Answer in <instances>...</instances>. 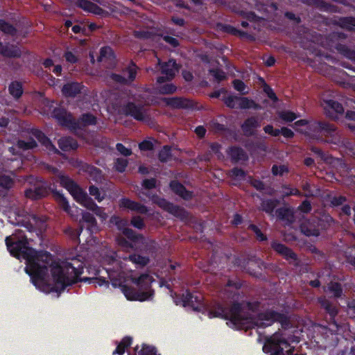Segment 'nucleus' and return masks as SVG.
Masks as SVG:
<instances>
[{
	"label": "nucleus",
	"instance_id": "f257e3e1",
	"mask_svg": "<svg viewBox=\"0 0 355 355\" xmlns=\"http://www.w3.org/2000/svg\"><path fill=\"white\" fill-rule=\"evenodd\" d=\"M5 241L12 257L26 261L25 271L36 287L44 284L49 268L54 282L49 288L50 292L60 293L67 286L79 282L91 283L94 280H98L99 286L108 287L110 284L105 277L80 278V276L84 270V263L78 259L73 258L71 261H64L60 264L54 261L50 252L35 250L28 245L27 236L21 230H15L12 235L6 238Z\"/></svg>",
	"mask_w": 355,
	"mask_h": 355
},
{
	"label": "nucleus",
	"instance_id": "f03ea898",
	"mask_svg": "<svg viewBox=\"0 0 355 355\" xmlns=\"http://www.w3.org/2000/svg\"><path fill=\"white\" fill-rule=\"evenodd\" d=\"M243 282L238 278L229 279L223 291V302H214L207 309L210 318H219L227 320V324L237 330H248L254 325L266 328L275 322L281 324L283 328L290 324L288 317L272 309L259 313L256 318L252 315L260 306L259 302L245 300L244 294L240 291Z\"/></svg>",
	"mask_w": 355,
	"mask_h": 355
},
{
	"label": "nucleus",
	"instance_id": "7ed1b4c3",
	"mask_svg": "<svg viewBox=\"0 0 355 355\" xmlns=\"http://www.w3.org/2000/svg\"><path fill=\"white\" fill-rule=\"evenodd\" d=\"M110 279L112 286L119 287L128 300L144 302L152 300L154 296L155 292L151 286L153 277L147 273L141 274L138 277L132 279V283L137 286V288L123 284L120 279L110 277Z\"/></svg>",
	"mask_w": 355,
	"mask_h": 355
},
{
	"label": "nucleus",
	"instance_id": "20e7f679",
	"mask_svg": "<svg viewBox=\"0 0 355 355\" xmlns=\"http://www.w3.org/2000/svg\"><path fill=\"white\" fill-rule=\"evenodd\" d=\"M60 183L81 205L92 211L96 216H101L104 214L103 208L98 207L93 199L69 176L60 175Z\"/></svg>",
	"mask_w": 355,
	"mask_h": 355
},
{
	"label": "nucleus",
	"instance_id": "39448f33",
	"mask_svg": "<svg viewBox=\"0 0 355 355\" xmlns=\"http://www.w3.org/2000/svg\"><path fill=\"white\" fill-rule=\"evenodd\" d=\"M294 347L279 332H275L266 338L263 346V352L270 355H305L294 354Z\"/></svg>",
	"mask_w": 355,
	"mask_h": 355
},
{
	"label": "nucleus",
	"instance_id": "423d86ee",
	"mask_svg": "<svg viewBox=\"0 0 355 355\" xmlns=\"http://www.w3.org/2000/svg\"><path fill=\"white\" fill-rule=\"evenodd\" d=\"M337 135L336 127L334 123L325 121H311L309 124V136L322 142L335 143Z\"/></svg>",
	"mask_w": 355,
	"mask_h": 355
},
{
	"label": "nucleus",
	"instance_id": "0eeeda50",
	"mask_svg": "<svg viewBox=\"0 0 355 355\" xmlns=\"http://www.w3.org/2000/svg\"><path fill=\"white\" fill-rule=\"evenodd\" d=\"M151 200L153 203L158 205L163 210L168 212L181 220H185L189 218L188 211L182 207L175 205L156 194L152 196Z\"/></svg>",
	"mask_w": 355,
	"mask_h": 355
},
{
	"label": "nucleus",
	"instance_id": "6e6552de",
	"mask_svg": "<svg viewBox=\"0 0 355 355\" xmlns=\"http://www.w3.org/2000/svg\"><path fill=\"white\" fill-rule=\"evenodd\" d=\"M151 200L153 203L158 205L163 210L168 212L181 220H185L189 218L188 211L182 207L175 205L156 194L152 196Z\"/></svg>",
	"mask_w": 355,
	"mask_h": 355
},
{
	"label": "nucleus",
	"instance_id": "1a4fd4ad",
	"mask_svg": "<svg viewBox=\"0 0 355 355\" xmlns=\"http://www.w3.org/2000/svg\"><path fill=\"white\" fill-rule=\"evenodd\" d=\"M51 107H53L51 112V116L56 119L60 125L67 127L71 130H77L79 128L78 122H76V120L64 107L61 105L53 107L51 105L50 109Z\"/></svg>",
	"mask_w": 355,
	"mask_h": 355
},
{
	"label": "nucleus",
	"instance_id": "9d476101",
	"mask_svg": "<svg viewBox=\"0 0 355 355\" xmlns=\"http://www.w3.org/2000/svg\"><path fill=\"white\" fill-rule=\"evenodd\" d=\"M222 101L229 108L260 110L261 105L257 103L252 99L248 97L238 96L236 95H230L228 96H223Z\"/></svg>",
	"mask_w": 355,
	"mask_h": 355
},
{
	"label": "nucleus",
	"instance_id": "9b49d317",
	"mask_svg": "<svg viewBox=\"0 0 355 355\" xmlns=\"http://www.w3.org/2000/svg\"><path fill=\"white\" fill-rule=\"evenodd\" d=\"M270 247L277 254L282 256L291 264L296 267L300 266V261L297 254L291 248L276 240H273L270 243Z\"/></svg>",
	"mask_w": 355,
	"mask_h": 355
},
{
	"label": "nucleus",
	"instance_id": "f8f14e48",
	"mask_svg": "<svg viewBox=\"0 0 355 355\" xmlns=\"http://www.w3.org/2000/svg\"><path fill=\"white\" fill-rule=\"evenodd\" d=\"M137 69L138 67L136 64L131 61L128 67L123 69V73L125 74L127 73L128 78H125V76L116 73H111L110 78L115 83L119 84L121 85H128L135 80L137 73Z\"/></svg>",
	"mask_w": 355,
	"mask_h": 355
},
{
	"label": "nucleus",
	"instance_id": "ddd939ff",
	"mask_svg": "<svg viewBox=\"0 0 355 355\" xmlns=\"http://www.w3.org/2000/svg\"><path fill=\"white\" fill-rule=\"evenodd\" d=\"M119 113L126 116H131L138 121L146 120L147 114L143 105L134 102H128L121 107Z\"/></svg>",
	"mask_w": 355,
	"mask_h": 355
},
{
	"label": "nucleus",
	"instance_id": "4468645a",
	"mask_svg": "<svg viewBox=\"0 0 355 355\" xmlns=\"http://www.w3.org/2000/svg\"><path fill=\"white\" fill-rule=\"evenodd\" d=\"M226 153L234 164L245 165L249 159L248 153L239 146H231L228 147Z\"/></svg>",
	"mask_w": 355,
	"mask_h": 355
},
{
	"label": "nucleus",
	"instance_id": "2eb2a0df",
	"mask_svg": "<svg viewBox=\"0 0 355 355\" xmlns=\"http://www.w3.org/2000/svg\"><path fill=\"white\" fill-rule=\"evenodd\" d=\"M160 71L163 75L157 78V83L162 84L168 80H171L178 69L177 63L173 60H169L168 62L160 63Z\"/></svg>",
	"mask_w": 355,
	"mask_h": 355
},
{
	"label": "nucleus",
	"instance_id": "dca6fc26",
	"mask_svg": "<svg viewBox=\"0 0 355 355\" xmlns=\"http://www.w3.org/2000/svg\"><path fill=\"white\" fill-rule=\"evenodd\" d=\"M322 106L324 107L326 116L331 119H338V114H343L344 113L343 105L332 99L324 100Z\"/></svg>",
	"mask_w": 355,
	"mask_h": 355
},
{
	"label": "nucleus",
	"instance_id": "f3484780",
	"mask_svg": "<svg viewBox=\"0 0 355 355\" xmlns=\"http://www.w3.org/2000/svg\"><path fill=\"white\" fill-rule=\"evenodd\" d=\"M163 101L173 109H193L195 107V103L192 100L184 97L164 98Z\"/></svg>",
	"mask_w": 355,
	"mask_h": 355
},
{
	"label": "nucleus",
	"instance_id": "a211bd4d",
	"mask_svg": "<svg viewBox=\"0 0 355 355\" xmlns=\"http://www.w3.org/2000/svg\"><path fill=\"white\" fill-rule=\"evenodd\" d=\"M119 206L121 209H128L141 214H146L148 211V209L146 205L125 197L121 198L119 200Z\"/></svg>",
	"mask_w": 355,
	"mask_h": 355
},
{
	"label": "nucleus",
	"instance_id": "6ab92c4d",
	"mask_svg": "<svg viewBox=\"0 0 355 355\" xmlns=\"http://www.w3.org/2000/svg\"><path fill=\"white\" fill-rule=\"evenodd\" d=\"M175 302L176 304H182L183 306H191L194 310H198V306L200 302V299L198 296L193 295L189 290H187L182 295H176Z\"/></svg>",
	"mask_w": 355,
	"mask_h": 355
},
{
	"label": "nucleus",
	"instance_id": "aec40b11",
	"mask_svg": "<svg viewBox=\"0 0 355 355\" xmlns=\"http://www.w3.org/2000/svg\"><path fill=\"white\" fill-rule=\"evenodd\" d=\"M49 193V188L44 182H38L33 187L26 189V198L37 200L45 197Z\"/></svg>",
	"mask_w": 355,
	"mask_h": 355
},
{
	"label": "nucleus",
	"instance_id": "412c9836",
	"mask_svg": "<svg viewBox=\"0 0 355 355\" xmlns=\"http://www.w3.org/2000/svg\"><path fill=\"white\" fill-rule=\"evenodd\" d=\"M85 87L81 83L71 81L65 83L62 88V93L65 97L74 98L82 94Z\"/></svg>",
	"mask_w": 355,
	"mask_h": 355
},
{
	"label": "nucleus",
	"instance_id": "4be33fe9",
	"mask_svg": "<svg viewBox=\"0 0 355 355\" xmlns=\"http://www.w3.org/2000/svg\"><path fill=\"white\" fill-rule=\"evenodd\" d=\"M275 215L279 220L284 223L286 225L290 226L295 221V216L293 209L291 207H282L275 210Z\"/></svg>",
	"mask_w": 355,
	"mask_h": 355
},
{
	"label": "nucleus",
	"instance_id": "5701e85b",
	"mask_svg": "<svg viewBox=\"0 0 355 355\" xmlns=\"http://www.w3.org/2000/svg\"><path fill=\"white\" fill-rule=\"evenodd\" d=\"M303 3L309 6H315L319 7L322 11L331 13L340 12V8L338 6L326 2L324 0H301Z\"/></svg>",
	"mask_w": 355,
	"mask_h": 355
},
{
	"label": "nucleus",
	"instance_id": "b1692460",
	"mask_svg": "<svg viewBox=\"0 0 355 355\" xmlns=\"http://www.w3.org/2000/svg\"><path fill=\"white\" fill-rule=\"evenodd\" d=\"M260 125V122L256 116H250L244 121L241 128L245 136L250 137L254 135V130Z\"/></svg>",
	"mask_w": 355,
	"mask_h": 355
},
{
	"label": "nucleus",
	"instance_id": "393cba45",
	"mask_svg": "<svg viewBox=\"0 0 355 355\" xmlns=\"http://www.w3.org/2000/svg\"><path fill=\"white\" fill-rule=\"evenodd\" d=\"M169 187L173 193L185 200H189L193 196V192L187 190L186 187L178 180L171 181Z\"/></svg>",
	"mask_w": 355,
	"mask_h": 355
},
{
	"label": "nucleus",
	"instance_id": "a878e982",
	"mask_svg": "<svg viewBox=\"0 0 355 355\" xmlns=\"http://www.w3.org/2000/svg\"><path fill=\"white\" fill-rule=\"evenodd\" d=\"M29 133L35 137L38 141L50 150H57L50 139L40 130L37 128L31 129Z\"/></svg>",
	"mask_w": 355,
	"mask_h": 355
},
{
	"label": "nucleus",
	"instance_id": "bb28decb",
	"mask_svg": "<svg viewBox=\"0 0 355 355\" xmlns=\"http://www.w3.org/2000/svg\"><path fill=\"white\" fill-rule=\"evenodd\" d=\"M300 230L306 236H318L320 235V230L316 227L315 221L311 222L308 220L302 222L300 225Z\"/></svg>",
	"mask_w": 355,
	"mask_h": 355
},
{
	"label": "nucleus",
	"instance_id": "cd10ccee",
	"mask_svg": "<svg viewBox=\"0 0 355 355\" xmlns=\"http://www.w3.org/2000/svg\"><path fill=\"white\" fill-rule=\"evenodd\" d=\"M256 196L261 201L259 209L269 215H272L275 208L279 204V200L276 198L263 199L258 194H257Z\"/></svg>",
	"mask_w": 355,
	"mask_h": 355
},
{
	"label": "nucleus",
	"instance_id": "c85d7f7f",
	"mask_svg": "<svg viewBox=\"0 0 355 355\" xmlns=\"http://www.w3.org/2000/svg\"><path fill=\"white\" fill-rule=\"evenodd\" d=\"M59 148L65 152L74 150L78 148V144L72 137H63L58 140Z\"/></svg>",
	"mask_w": 355,
	"mask_h": 355
},
{
	"label": "nucleus",
	"instance_id": "c756f323",
	"mask_svg": "<svg viewBox=\"0 0 355 355\" xmlns=\"http://www.w3.org/2000/svg\"><path fill=\"white\" fill-rule=\"evenodd\" d=\"M82 169L83 171L88 173L94 181L98 182L102 180L103 174L100 168L91 164H85L83 165Z\"/></svg>",
	"mask_w": 355,
	"mask_h": 355
},
{
	"label": "nucleus",
	"instance_id": "7c9ffc66",
	"mask_svg": "<svg viewBox=\"0 0 355 355\" xmlns=\"http://www.w3.org/2000/svg\"><path fill=\"white\" fill-rule=\"evenodd\" d=\"M318 302L322 309L329 315L330 319L333 320L338 314L337 308L325 297H320Z\"/></svg>",
	"mask_w": 355,
	"mask_h": 355
},
{
	"label": "nucleus",
	"instance_id": "2f4dec72",
	"mask_svg": "<svg viewBox=\"0 0 355 355\" xmlns=\"http://www.w3.org/2000/svg\"><path fill=\"white\" fill-rule=\"evenodd\" d=\"M245 146L251 154L255 153L258 150L266 152L268 150V146L263 141H249Z\"/></svg>",
	"mask_w": 355,
	"mask_h": 355
},
{
	"label": "nucleus",
	"instance_id": "473e14b6",
	"mask_svg": "<svg viewBox=\"0 0 355 355\" xmlns=\"http://www.w3.org/2000/svg\"><path fill=\"white\" fill-rule=\"evenodd\" d=\"M3 57L9 58H19L21 56V51L17 46L6 44L4 49L1 51Z\"/></svg>",
	"mask_w": 355,
	"mask_h": 355
},
{
	"label": "nucleus",
	"instance_id": "72a5a7b5",
	"mask_svg": "<svg viewBox=\"0 0 355 355\" xmlns=\"http://www.w3.org/2000/svg\"><path fill=\"white\" fill-rule=\"evenodd\" d=\"M78 122L79 128L77 130H82L87 125H94L97 123L96 117L91 113L83 114L76 121Z\"/></svg>",
	"mask_w": 355,
	"mask_h": 355
},
{
	"label": "nucleus",
	"instance_id": "f704fd0d",
	"mask_svg": "<svg viewBox=\"0 0 355 355\" xmlns=\"http://www.w3.org/2000/svg\"><path fill=\"white\" fill-rule=\"evenodd\" d=\"M80 222L87 224V229L93 232L97 228V221L94 215L89 212L84 211L82 214V220Z\"/></svg>",
	"mask_w": 355,
	"mask_h": 355
},
{
	"label": "nucleus",
	"instance_id": "c9c22d12",
	"mask_svg": "<svg viewBox=\"0 0 355 355\" xmlns=\"http://www.w3.org/2000/svg\"><path fill=\"white\" fill-rule=\"evenodd\" d=\"M9 94L15 98L19 99L23 94V86L19 81H12L8 86Z\"/></svg>",
	"mask_w": 355,
	"mask_h": 355
},
{
	"label": "nucleus",
	"instance_id": "e433bc0d",
	"mask_svg": "<svg viewBox=\"0 0 355 355\" xmlns=\"http://www.w3.org/2000/svg\"><path fill=\"white\" fill-rule=\"evenodd\" d=\"M125 259L131 261L139 267H144L147 266L150 262V259L148 257L142 256L136 253L129 254Z\"/></svg>",
	"mask_w": 355,
	"mask_h": 355
},
{
	"label": "nucleus",
	"instance_id": "4c0bfd02",
	"mask_svg": "<svg viewBox=\"0 0 355 355\" xmlns=\"http://www.w3.org/2000/svg\"><path fill=\"white\" fill-rule=\"evenodd\" d=\"M336 49L341 55L355 62V50L351 49L347 46L342 44H337Z\"/></svg>",
	"mask_w": 355,
	"mask_h": 355
},
{
	"label": "nucleus",
	"instance_id": "58836bf2",
	"mask_svg": "<svg viewBox=\"0 0 355 355\" xmlns=\"http://www.w3.org/2000/svg\"><path fill=\"white\" fill-rule=\"evenodd\" d=\"M328 290L336 298H340L343 294V286L340 283L331 281L328 284Z\"/></svg>",
	"mask_w": 355,
	"mask_h": 355
},
{
	"label": "nucleus",
	"instance_id": "ea45409f",
	"mask_svg": "<svg viewBox=\"0 0 355 355\" xmlns=\"http://www.w3.org/2000/svg\"><path fill=\"white\" fill-rule=\"evenodd\" d=\"M122 234L128 239L135 243L142 242L144 240V236L143 234L137 233L135 231L128 227L125 229Z\"/></svg>",
	"mask_w": 355,
	"mask_h": 355
},
{
	"label": "nucleus",
	"instance_id": "a19ab883",
	"mask_svg": "<svg viewBox=\"0 0 355 355\" xmlns=\"http://www.w3.org/2000/svg\"><path fill=\"white\" fill-rule=\"evenodd\" d=\"M338 25L345 29L351 31L355 27V17H341L338 19Z\"/></svg>",
	"mask_w": 355,
	"mask_h": 355
},
{
	"label": "nucleus",
	"instance_id": "79ce46f5",
	"mask_svg": "<svg viewBox=\"0 0 355 355\" xmlns=\"http://www.w3.org/2000/svg\"><path fill=\"white\" fill-rule=\"evenodd\" d=\"M172 157L171 147L168 145H165L158 153V159L162 163H166Z\"/></svg>",
	"mask_w": 355,
	"mask_h": 355
},
{
	"label": "nucleus",
	"instance_id": "37998d69",
	"mask_svg": "<svg viewBox=\"0 0 355 355\" xmlns=\"http://www.w3.org/2000/svg\"><path fill=\"white\" fill-rule=\"evenodd\" d=\"M0 31L11 36H15L17 33V28L12 24L2 19H0Z\"/></svg>",
	"mask_w": 355,
	"mask_h": 355
},
{
	"label": "nucleus",
	"instance_id": "c03bdc74",
	"mask_svg": "<svg viewBox=\"0 0 355 355\" xmlns=\"http://www.w3.org/2000/svg\"><path fill=\"white\" fill-rule=\"evenodd\" d=\"M83 231V228L73 229L71 227H68L64 230V234L68 236L71 240L76 243H80V235Z\"/></svg>",
	"mask_w": 355,
	"mask_h": 355
},
{
	"label": "nucleus",
	"instance_id": "a18cd8bd",
	"mask_svg": "<svg viewBox=\"0 0 355 355\" xmlns=\"http://www.w3.org/2000/svg\"><path fill=\"white\" fill-rule=\"evenodd\" d=\"M17 147L23 150H31L37 147V143L36 141L30 137L28 141L19 139L17 141Z\"/></svg>",
	"mask_w": 355,
	"mask_h": 355
},
{
	"label": "nucleus",
	"instance_id": "49530a36",
	"mask_svg": "<svg viewBox=\"0 0 355 355\" xmlns=\"http://www.w3.org/2000/svg\"><path fill=\"white\" fill-rule=\"evenodd\" d=\"M110 222L115 225L117 230L121 231L122 233L128 228V221L127 219L122 218L117 216H112Z\"/></svg>",
	"mask_w": 355,
	"mask_h": 355
},
{
	"label": "nucleus",
	"instance_id": "de8ad7c7",
	"mask_svg": "<svg viewBox=\"0 0 355 355\" xmlns=\"http://www.w3.org/2000/svg\"><path fill=\"white\" fill-rule=\"evenodd\" d=\"M114 58V53L112 49L110 46H103L100 49V55L98 58L99 62L103 61V59L111 60Z\"/></svg>",
	"mask_w": 355,
	"mask_h": 355
},
{
	"label": "nucleus",
	"instance_id": "09e8293b",
	"mask_svg": "<svg viewBox=\"0 0 355 355\" xmlns=\"http://www.w3.org/2000/svg\"><path fill=\"white\" fill-rule=\"evenodd\" d=\"M248 229L254 233L255 237L258 241L263 242L268 240L267 236L261 231L257 225L251 223L249 225Z\"/></svg>",
	"mask_w": 355,
	"mask_h": 355
},
{
	"label": "nucleus",
	"instance_id": "8fccbe9b",
	"mask_svg": "<svg viewBox=\"0 0 355 355\" xmlns=\"http://www.w3.org/2000/svg\"><path fill=\"white\" fill-rule=\"evenodd\" d=\"M76 5L78 7L87 11H92L94 8L101 9L96 4L89 0H77Z\"/></svg>",
	"mask_w": 355,
	"mask_h": 355
},
{
	"label": "nucleus",
	"instance_id": "3c124183",
	"mask_svg": "<svg viewBox=\"0 0 355 355\" xmlns=\"http://www.w3.org/2000/svg\"><path fill=\"white\" fill-rule=\"evenodd\" d=\"M128 165V160L124 158L119 157L114 160V168L119 173H123Z\"/></svg>",
	"mask_w": 355,
	"mask_h": 355
},
{
	"label": "nucleus",
	"instance_id": "603ef678",
	"mask_svg": "<svg viewBox=\"0 0 355 355\" xmlns=\"http://www.w3.org/2000/svg\"><path fill=\"white\" fill-rule=\"evenodd\" d=\"M177 90V87L173 83H166L159 87V92L161 94H172Z\"/></svg>",
	"mask_w": 355,
	"mask_h": 355
},
{
	"label": "nucleus",
	"instance_id": "864d4df0",
	"mask_svg": "<svg viewBox=\"0 0 355 355\" xmlns=\"http://www.w3.org/2000/svg\"><path fill=\"white\" fill-rule=\"evenodd\" d=\"M209 73L218 83H220L227 78L225 73L220 69H210L209 70Z\"/></svg>",
	"mask_w": 355,
	"mask_h": 355
},
{
	"label": "nucleus",
	"instance_id": "5fc2aeb1",
	"mask_svg": "<svg viewBox=\"0 0 355 355\" xmlns=\"http://www.w3.org/2000/svg\"><path fill=\"white\" fill-rule=\"evenodd\" d=\"M138 355H160L157 354L155 347L143 344L142 347L138 351Z\"/></svg>",
	"mask_w": 355,
	"mask_h": 355
},
{
	"label": "nucleus",
	"instance_id": "6e6d98bb",
	"mask_svg": "<svg viewBox=\"0 0 355 355\" xmlns=\"http://www.w3.org/2000/svg\"><path fill=\"white\" fill-rule=\"evenodd\" d=\"M279 118L286 122H292L297 118V114L292 111H282L279 113Z\"/></svg>",
	"mask_w": 355,
	"mask_h": 355
},
{
	"label": "nucleus",
	"instance_id": "4d7b16f0",
	"mask_svg": "<svg viewBox=\"0 0 355 355\" xmlns=\"http://www.w3.org/2000/svg\"><path fill=\"white\" fill-rule=\"evenodd\" d=\"M130 225L138 230H142L146 226L144 219L139 216H132L130 220Z\"/></svg>",
	"mask_w": 355,
	"mask_h": 355
},
{
	"label": "nucleus",
	"instance_id": "13d9d810",
	"mask_svg": "<svg viewBox=\"0 0 355 355\" xmlns=\"http://www.w3.org/2000/svg\"><path fill=\"white\" fill-rule=\"evenodd\" d=\"M263 92L267 95V96L272 100L273 102H277L278 98L273 91V89L271 88L270 85H268L267 83L264 82L263 86Z\"/></svg>",
	"mask_w": 355,
	"mask_h": 355
},
{
	"label": "nucleus",
	"instance_id": "bf43d9fd",
	"mask_svg": "<svg viewBox=\"0 0 355 355\" xmlns=\"http://www.w3.org/2000/svg\"><path fill=\"white\" fill-rule=\"evenodd\" d=\"M271 171H272V173L273 175L282 176L284 173H286L288 172V168L285 165L277 166L276 164H274L272 166Z\"/></svg>",
	"mask_w": 355,
	"mask_h": 355
},
{
	"label": "nucleus",
	"instance_id": "052dcab7",
	"mask_svg": "<svg viewBox=\"0 0 355 355\" xmlns=\"http://www.w3.org/2000/svg\"><path fill=\"white\" fill-rule=\"evenodd\" d=\"M12 179L6 175H0V186L4 189H10L13 185Z\"/></svg>",
	"mask_w": 355,
	"mask_h": 355
},
{
	"label": "nucleus",
	"instance_id": "680f3d73",
	"mask_svg": "<svg viewBox=\"0 0 355 355\" xmlns=\"http://www.w3.org/2000/svg\"><path fill=\"white\" fill-rule=\"evenodd\" d=\"M89 192L91 196H94L95 199L98 200V202H101L104 199V196L101 195L99 189L94 185L89 186Z\"/></svg>",
	"mask_w": 355,
	"mask_h": 355
},
{
	"label": "nucleus",
	"instance_id": "e2e57ef3",
	"mask_svg": "<svg viewBox=\"0 0 355 355\" xmlns=\"http://www.w3.org/2000/svg\"><path fill=\"white\" fill-rule=\"evenodd\" d=\"M232 85H233V87L234 88L239 92H241L243 93V94H245L248 93V92H245V89L246 88V85L245 84V83L240 80V79H234L233 81H232Z\"/></svg>",
	"mask_w": 355,
	"mask_h": 355
},
{
	"label": "nucleus",
	"instance_id": "0e129e2a",
	"mask_svg": "<svg viewBox=\"0 0 355 355\" xmlns=\"http://www.w3.org/2000/svg\"><path fill=\"white\" fill-rule=\"evenodd\" d=\"M297 210L300 211L304 214H309L312 210V206L309 200H304L298 206Z\"/></svg>",
	"mask_w": 355,
	"mask_h": 355
},
{
	"label": "nucleus",
	"instance_id": "69168bd1",
	"mask_svg": "<svg viewBox=\"0 0 355 355\" xmlns=\"http://www.w3.org/2000/svg\"><path fill=\"white\" fill-rule=\"evenodd\" d=\"M347 200V198L343 196H334L330 202L331 205L333 207H338L343 205Z\"/></svg>",
	"mask_w": 355,
	"mask_h": 355
},
{
	"label": "nucleus",
	"instance_id": "338daca9",
	"mask_svg": "<svg viewBox=\"0 0 355 355\" xmlns=\"http://www.w3.org/2000/svg\"><path fill=\"white\" fill-rule=\"evenodd\" d=\"M139 148L142 151H149L154 149L153 143L148 139H144L139 144Z\"/></svg>",
	"mask_w": 355,
	"mask_h": 355
},
{
	"label": "nucleus",
	"instance_id": "774afa93",
	"mask_svg": "<svg viewBox=\"0 0 355 355\" xmlns=\"http://www.w3.org/2000/svg\"><path fill=\"white\" fill-rule=\"evenodd\" d=\"M284 17L291 21L294 25H298L302 21L300 17L295 15V14L290 11L284 12Z\"/></svg>",
	"mask_w": 355,
	"mask_h": 355
}]
</instances>
